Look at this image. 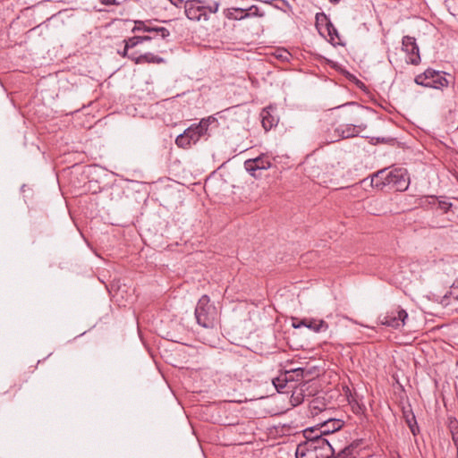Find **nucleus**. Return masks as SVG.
<instances>
[{
  "label": "nucleus",
  "instance_id": "2eb2a0df",
  "mask_svg": "<svg viewBox=\"0 0 458 458\" xmlns=\"http://www.w3.org/2000/svg\"><path fill=\"white\" fill-rule=\"evenodd\" d=\"M325 420L320 423V434L327 435L339 430L343 427V421L340 420L326 418L323 415Z\"/></svg>",
  "mask_w": 458,
  "mask_h": 458
},
{
  "label": "nucleus",
  "instance_id": "72a5a7b5",
  "mask_svg": "<svg viewBox=\"0 0 458 458\" xmlns=\"http://www.w3.org/2000/svg\"><path fill=\"white\" fill-rule=\"evenodd\" d=\"M172 4H174L176 7H180L181 4L183 3V0H169Z\"/></svg>",
  "mask_w": 458,
  "mask_h": 458
},
{
  "label": "nucleus",
  "instance_id": "5701e85b",
  "mask_svg": "<svg viewBox=\"0 0 458 458\" xmlns=\"http://www.w3.org/2000/svg\"><path fill=\"white\" fill-rule=\"evenodd\" d=\"M151 38H155V37L134 36L124 39L123 42L126 45V48H132L144 41H149Z\"/></svg>",
  "mask_w": 458,
  "mask_h": 458
},
{
  "label": "nucleus",
  "instance_id": "a878e982",
  "mask_svg": "<svg viewBox=\"0 0 458 458\" xmlns=\"http://www.w3.org/2000/svg\"><path fill=\"white\" fill-rule=\"evenodd\" d=\"M288 373H293V377L294 378V381L302 379L305 377V375H304L305 370L302 368H297V369H292V370L288 371Z\"/></svg>",
  "mask_w": 458,
  "mask_h": 458
},
{
  "label": "nucleus",
  "instance_id": "393cba45",
  "mask_svg": "<svg viewBox=\"0 0 458 458\" xmlns=\"http://www.w3.org/2000/svg\"><path fill=\"white\" fill-rule=\"evenodd\" d=\"M327 30L328 32V36L330 37V41L335 45H341L340 42L336 41V39L340 38L336 28L332 23L329 22L327 25Z\"/></svg>",
  "mask_w": 458,
  "mask_h": 458
},
{
  "label": "nucleus",
  "instance_id": "20e7f679",
  "mask_svg": "<svg viewBox=\"0 0 458 458\" xmlns=\"http://www.w3.org/2000/svg\"><path fill=\"white\" fill-rule=\"evenodd\" d=\"M415 82L419 85L435 89L447 87L449 83L445 78V73H441L433 69H427L423 73L417 75Z\"/></svg>",
  "mask_w": 458,
  "mask_h": 458
},
{
  "label": "nucleus",
  "instance_id": "4468645a",
  "mask_svg": "<svg viewBox=\"0 0 458 458\" xmlns=\"http://www.w3.org/2000/svg\"><path fill=\"white\" fill-rule=\"evenodd\" d=\"M272 107L262 109L260 113L262 127L266 131L271 130L274 126L277 125L278 118L272 114Z\"/></svg>",
  "mask_w": 458,
  "mask_h": 458
},
{
  "label": "nucleus",
  "instance_id": "9b49d317",
  "mask_svg": "<svg viewBox=\"0 0 458 458\" xmlns=\"http://www.w3.org/2000/svg\"><path fill=\"white\" fill-rule=\"evenodd\" d=\"M145 31L149 33H157L166 42H170V31L165 27L151 26L150 21H137L135 26L132 29V32Z\"/></svg>",
  "mask_w": 458,
  "mask_h": 458
},
{
  "label": "nucleus",
  "instance_id": "473e14b6",
  "mask_svg": "<svg viewBox=\"0 0 458 458\" xmlns=\"http://www.w3.org/2000/svg\"><path fill=\"white\" fill-rule=\"evenodd\" d=\"M130 48H126V45H124V49L123 52H118L120 55H122L123 57H128L129 58V54H128V51H129Z\"/></svg>",
  "mask_w": 458,
  "mask_h": 458
},
{
  "label": "nucleus",
  "instance_id": "ddd939ff",
  "mask_svg": "<svg viewBox=\"0 0 458 458\" xmlns=\"http://www.w3.org/2000/svg\"><path fill=\"white\" fill-rule=\"evenodd\" d=\"M129 58L133 61L136 64H163L165 59L153 53H145L140 55H136L134 53L130 54Z\"/></svg>",
  "mask_w": 458,
  "mask_h": 458
},
{
  "label": "nucleus",
  "instance_id": "bb28decb",
  "mask_svg": "<svg viewBox=\"0 0 458 458\" xmlns=\"http://www.w3.org/2000/svg\"><path fill=\"white\" fill-rule=\"evenodd\" d=\"M304 437L306 438V441H308V437H316V436H322L324 434H320V428H310L303 431Z\"/></svg>",
  "mask_w": 458,
  "mask_h": 458
},
{
  "label": "nucleus",
  "instance_id": "4be33fe9",
  "mask_svg": "<svg viewBox=\"0 0 458 458\" xmlns=\"http://www.w3.org/2000/svg\"><path fill=\"white\" fill-rule=\"evenodd\" d=\"M307 327L315 333H321L328 329V324L323 319L308 318Z\"/></svg>",
  "mask_w": 458,
  "mask_h": 458
},
{
  "label": "nucleus",
  "instance_id": "f257e3e1",
  "mask_svg": "<svg viewBox=\"0 0 458 458\" xmlns=\"http://www.w3.org/2000/svg\"><path fill=\"white\" fill-rule=\"evenodd\" d=\"M218 7L219 3L216 1L186 0L184 3V12L187 18L196 21H207L210 13H216L218 11Z\"/></svg>",
  "mask_w": 458,
  "mask_h": 458
},
{
  "label": "nucleus",
  "instance_id": "423d86ee",
  "mask_svg": "<svg viewBox=\"0 0 458 458\" xmlns=\"http://www.w3.org/2000/svg\"><path fill=\"white\" fill-rule=\"evenodd\" d=\"M270 166L271 162L269 161L268 157L264 154L256 158L248 159L244 162V168L255 178L260 177V174L258 172L267 170L270 168Z\"/></svg>",
  "mask_w": 458,
  "mask_h": 458
},
{
  "label": "nucleus",
  "instance_id": "f03ea898",
  "mask_svg": "<svg viewBox=\"0 0 458 458\" xmlns=\"http://www.w3.org/2000/svg\"><path fill=\"white\" fill-rule=\"evenodd\" d=\"M195 318L197 323L205 328H213L217 321V310L210 304V299L208 295H203L199 300L195 309Z\"/></svg>",
  "mask_w": 458,
  "mask_h": 458
},
{
  "label": "nucleus",
  "instance_id": "dca6fc26",
  "mask_svg": "<svg viewBox=\"0 0 458 458\" xmlns=\"http://www.w3.org/2000/svg\"><path fill=\"white\" fill-rule=\"evenodd\" d=\"M312 445V441L309 440L298 445L295 453L296 458H318V456H315L313 451L316 445Z\"/></svg>",
  "mask_w": 458,
  "mask_h": 458
},
{
  "label": "nucleus",
  "instance_id": "cd10ccee",
  "mask_svg": "<svg viewBox=\"0 0 458 458\" xmlns=\"http://www.w3.org/2000/svg\"><path fill=\"white\" fill-rule=\"evenodd\" d=\"M151 37H155V38H151L149 41L151 40H154L155 41V45L157 48H159V51L161 53H164L165 50L162 49L163 48V46H161L160 44V41H164V39L160 37V35H158L157 33H153V35ZM165 43H167L165 40Z\"/></svg>",
  "mask_w": 458,
  "mask_h": 458
},
{
  "label": "nucleus",
  "instance_id": "e433bc0d",
  "mask_svg": "<svg viewBox=\"0 0 458 458\" xmlns=\"http://www.w3.org/2000/svg\"><path fill=\"white\" fill-rule=\"evenodd\" d=\"M456 449H457V456H456V458H458V446H456Z\"/></svg>",
  "mask_w": 458,
  "mask_h": 458
},
{
  "label": "nucleus",
  "instance_id": "9d476101",
  "mask_svg": "<svg viewBox=\"0 0 458 458\" xmlns=\"http://www.w3.org/2000/svg\"><path fill=\"white\" fill-rule=\"evenodd\" d=\"M366 124H346L344 128L335 129V132L336 135L335 137H331L330 139H327L329 142L338 141L341 139H347L357 136L360 132L366 129Z\"/></svg>",
  "mask_w": 458,
  "mask_h": 458
},
{
  "label": "nucleus",
  "instance_id": "f3484780",
  "mask_svg": "<svg viewBox=\"0 0 458 458\" xmlns=\"http://www.w3.org/2000/svg\"><path fill=\"white\" fill-rule=\"evenodd\" d=\"M403 417L405 420L407 426L409 427L411 432L413 436H416L420 432L419 426L417 424V420L414 413L411 409H403Z\"/></svg>",
  "mask_w": 458,
  "mask_h": 458
},
{
  "label": "nucleus",
  "instance_id": "412c9836",
  "mask_svg": "<svg viewBox=\"0 0 458 458\" xmlns=\"http://www.w3.org/2000/svg\"><path fill=\"white\" fill-rule=\"evenodd\" d=\"M371 185L377 189H383L388 185L386 170H380L376 173L371 178Z\"/></svg>",
  "mask_w": 458,
  "mask_h": 458
},
{
  "label": "nucleus",
  "instance_id": "39448f33",
  "mask_svg": "<svg viewBox=\"0 0 458 458\" xmlns=\"http://www.w3.org/2000/svg\"><path fill=\"white\" fill-rule=\"evenodd\" d=\"M407 318L408 314L406 310L397 307L386 312L385 315L380 316V322L384 326L399 328L404 325Z\"/></svg>",
  "mask_w": 458,
  "mask_h": 458
},
{
  "label": "nucleus",
  "instance_id": "1a4fd4ad",
  "mask_svg": "<svg viewBox=\"0 0 458 458\" xmlns=\"http://www.w3.org/2000/svg\"><path fill=\"white\" fill-rule=\"evenodd\" d=\"M309 441H312V445H316L314 448V454L318 458H329L334 449L331 446L329 441L322 436L308 437Z\"/></svg>",
  "mask_w": 458,
  "mask_h": 458
},
{
  "label": "nucleus",
  "instance_id": "f704fd0d",
  "mask_svg": "<svg viewBox=\"0 0 458 458\" xmlns=\"http://www.w3.org/2000/svg\"><path fill=\"white\" fill-rule=\"evenodd\" d=\"M101 4H111L114 3V0H100Z\"/></svg>",
  "mask_w": 458,
  "mask_h": 458
},
{
  "label": "nucleus",
  "instance_id": "0eeeda50",
  "mask_svg": "<svg viewBox=\"0 0 458 458\" xmlns=\"http://www.w3.org/2000/svg\"><path fill=\"white\" fill-rule=\"evenodd\" d=\"M402 49L407 55V63L417 65L420 62L419 47L416 38L410 36H404L402 40Z\"/></svg>",
  "mask_w": 458,
  "mask_h": 458
},
{
  "label": "nucleus",
  "instance_id": "aec40b11",
  "mask_svg": "<svg viewBox=\"0 0 458 458\" xmlns=\"http://www.w3.org/2000/svg\"><path fill=\"white\" fill-rule=\"evenodd\" d=\"M309 409L312 416H317L319 413L327 412V404L324 400L317 397L310 401Z\"/></svg>",
  "mask_w": 458,
  "mask_h": 458
},
{
  "label": "nucleus",
  "instance_id": "2f4dec72",
  "mask_svg": "<svg viewBox=\"0 0 458 458\" xmlns=\"http://www.w3.org/2000/svg\"><path fill=\"white\" fill-rule=\"evenodd\" d=\"M352 409H353L355 413L359 414V413H363L364 412L365 407L361 406L360 404H357L356 407L353 406Z\"/></svg>",
  "mask_w": 458,
  "mask_h": 458
},
{
  "label": "nucleus",
  "instance_id": "c85d7f7f",
  "mask_svg": "<svg viewBox=\"0 0 458 458\" xmlns=\"http://www.w3.org/2000/svg\"><path fill=\"white\" fill-rule=\"evenodd\" d=\"M302 401H303V394L301 392L298 393L297 394H295V392L293 393V394L291 396V402L293 403V404L294 406L300 404Z\"/></svg>",
  "mask_w": 458,
  "mask_h": 458
},
{
  "label": "nucleus",
  "instance_id": "b1692460",
  "mask_svg": "<svg viewBox=\"0 0 458 458\" xmlns=\"http://www.w3.org/2000/svg\"><path fill=\"white\" fill-rule=\"evenodd\" d=\"M448 428L455 446H458V421L454 418L449 419Z\"/></svg>",
  "mask_w": 458,
  "mask_h": 458
},
{
  "label": "nucleus",
  "instance_id": "6e6552de",
  "mask_svg": "<svg viewBox=\"0 0 458 458\" xmlns=\"http://www.w3.org/2000/svg\"><path fill=\"white\" fill-rule=\"evenodd\" d=\"M387 182L395 188L396 191H403L408 188L409 177L403 169H394L387 172Z\"/></svg>",
  "mask_w": 458,
  "mask_h": 458
},
{
  "label": "nucleus",
  "instance_id": "f8f14e48",
  "mask_svg": "<svg viewBox=\"0 0 458 458\" xmlns=\"http://www.w3.org/2000/svg\"><path fill=\"white\" fill-rule=\"evenodd\" d=\"M293 382L294 378L293 377V373H288V371H285L273 379V385L278 393H287L291 388L294 387V386L292 385Z\"/></svg>",
  "mask_w": 458,
  "mask_h": 458
},
{
  "label": "nucleus",
  "instance_id": "c756f323",
  "mask_svg": "<svg viewBox=\"0 0 458 458\" xmlns=\"http://www.w3.org/2000/svg\"><path fill=\"white\" fill-rule=\"evenodd\" d=\"M247 13H250V16H262L263 14L259 13V10L256 5H252L250 8H246Z\"/></svg>",
  "mask_w": 458,
  "mask_h": 458
},
{
  "label": "nucleus",
  "instance_id": "7ed1b4c3",
  "mask_svg": "<svg viewBox=\"0 0 458 458\" xmlns=\"http://www.w3.org/2000/svg\"><path fill=\"white\" fill-rule=\"evenodd\" d=\"M208 130V121L202 119L198 124H192L175 139V144L182 148H188L205 136Z\"/></svg>",
  "mask_w": 458,
  "mask_h": 458
},
{
  "label": "nucleus",
  "instance_id": "6ab92c4d",
  "mask_svg": "<svg viewBox=\"0 0 458 458\" xmlns=\"http://www.w3.org/2000/svg\"><path fill=\"white\" fill-rule=\"evenodd\" d=\"M224 15L229 20H242L250 17L245 8H228L224 11Z\"/></svg>",
  "mask_w": 458,
  "mask_h": 458
},
{
  "label": "nucleus",
  "instance_id": "a211bd4d",
  "mask_svg": "<svg viewBox=\"0 0 458 458\" xmlns=\"http://www.w3.org/2000/svg\"><path fill=\"white\" fill-rule=\"evenodd\" d=\"M432 200V203L436 205L437 209L442 210L444 213H446L449 208L452 207L451 202H447L445 200H438L435 196H424L418 199V203L420 206H424L427 200Z\"/></svg>",
  "mask_w": 458,
  "mask_h": 458
},
{
  "label": "nucleus",
  "instance_id": "c9c22d12",
  "mask_svg": "<svg viewBox=\"0 0 458 458\" xmlns=\"http://www.w3.org/2000/svg\"><path fill=\"white\" fill-rule=\"evenodd\" d=\"M428 206H434V207H436V205H434V203H432L431 199L427 200L423 207H428Z\"/></svg>",
  "mask_w": 458,
  "mask_h": 458
},
{
  "label": "nucleus",
  "instance_id": "7c9ffc66",
  "mask_svg": "<svg viewBox=\"0 0 458 458\" xmlns=\"http://www.w3.org/2000/svg\"><path fill=\"white\" fill-rule=\"evenodd\" d=\"M294 328H299L301 327H308V318L301 319L298 324L293 323V324Z\"/></svg>",
  "mask_w": 458,
  "mask_h": 458
}]
</instances>
